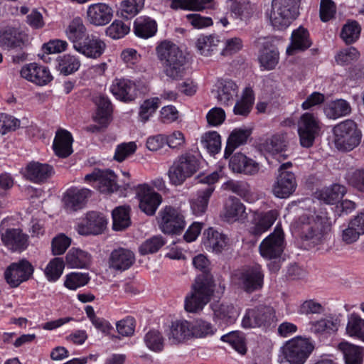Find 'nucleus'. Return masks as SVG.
<instances>
[{
    "instance_id": "1",
    "label": "nucleus",
    "mask_w": 364,
    "mask_h": 364,
    "mask_svg": "<svg viewBox=\"0 0 364 364\" xmlns=\"http://www.w3.org/2000/svg\"><path fill=\"white\" fill-rule=\"evenodd\" d=\"M296 228L303 240L313 245L323 243L331 231V222L326 213L301 215L296 222Z\"/></svg>"
},
{
    "instance_id": "2",
    "label": "nucleus",
    "mask_w": 364,
    "mask_h": 364,
    "mask_svg": "<svg viewBox=\"0 0 364 364\" xmlns=\"http://www.w3.org/2000/svg\"><path fill=\"white\" fill-rule=\"evenodd\" d=\"M156 51L167 77L179 80L184 75L186 57L177 45L164 41L156 47Z\"/></svg>"
},
{
    "instance_id": "3",
    "label": "nucleus",
    "mask_w": 364,
    "mask_h": 364,
    "mask_svg": "<svg viewBox=\"0 0 364 364\" xmlns=\"http://www.w3.org/2000/svg\"><path fill=\"white\" fill-rule=\"evenodd\" d=\"M213 281L211 276L203 274L198 276L192 286L191 291L185 299V309L191 313L201 311L213 293Z\"/></svg>"
},
{
    "instance_id": "4",
    "label": "nucleus",
    "mask_w": 364,
    "mask_h": 364,
    "mask_svg": "<svg viewBox=\"0 0 364 364\" xmlns=\"http://www.w3.org/2000/svg\"><path fill=\"white\" fill-rule=\"evenodd\" d=\"M301 0H272L269 20L274 29L289 27L299 14Z\"/></svg>"
},
{
    "instance_id": "5",
    "label": "nucleus",
    "mask_w": 364,
    "mask_h": 364,
    "mask_svg": "<svg viewBox=\"0 0 364 364\" xmlns=\"http://www.w3.org/2000/svg\"><path fill=\"white\" fill-rule=\"evenodd\" d=\"M336 147L343 151H350L357 147L361 141V132L356 123L351 119L344 120L336 124L333 129Z\"/></svg>"
},
{
    "instance_id": "6",
    "label": "nucleus",
    "mask_w": 364,
    "mask_h": 364,
    "mask_svg": "<svg viewBox=\"0 0 364 364\" xmlns=\"http://www.w3.org/2000/svg\"><path fill=\"white\" fill-rule=\"evenodd\" d=\"M200 166L199 160L191 153L179 156L169 168L168 175L171 184L180 186L195 174Z\"/></svg>"
},
{
    "instance_id": "7",
    "label": "nucleus",
    "mask_w": 364,
    "mask_h": 364,
    "mask_svg": "<svg viewBox=\"0 0 364 364\" xmlns=\"http://www.w3.org/2000/svg\"><path fill=\"white\" fill-rule=\"evenodd\" d=\"M313 350L310 340L301 336L289 340L282 348L284 359L290 364H304Z\"/></svg>"
},
{
    "instance_id": "8",
    "label": "nucleus",
    "mask_w": 364,
    "mask_h": 364,
    "mask_svg": "<svg viewBox=\"0 0 364 364\" xmlns=\"http://www.w3.org/2000/svg\"><path fill=\"white\" fill-rule=\"evenodd\" d=\"M297 125L301 145L306 148L312 146L321 128L318 118L312 113L306 112L300 117Z\"/></svg>"
},
{
    "instance_id": "9",
    "label": "nucleus",
    "mask_w": 364,
    "mask_h": 364,
    "mask_svg": "<svg viewBox=\"0 0 364 364\" xmlns=\"http://www.w3.org/2000/svg\"><path fill=\"white\" fill-rule=\"evenodd\" d=\"M284 248V235L280 225H277L274 230L262 240L259 245L260 255L271 259L280 257Z\"/></svg>"
},
{
    "instance_id": "10",
    "label": "nucleus",
    "mask_w": 364,
    "mask_h": 364,
    "mask_svg": "<svg viewBox=\"0 0 364 364\" xmlns=\"http://www.w3.org/2000/svg\"><path fill=\"white\" fill-rule=\"evenodd\" d=\"M160 228L166 234H179L185 228L184 216L181 213L171 206H166L160 211Z\"/></svg>"
},
{
    "instance_id": "11",
    "label": "nucleus",
    "mask_w": 364,
    "mask_h": 364,
    "mask_svg": "<svg viewBox=\"0 0 364 364\" xmlns=\"http://www.w3.org/2000/svg\"><path fill=\"white\" fill-rule=\"evenodd\" d=\"M238 284L247 292H253L262 288L264 274L259 264H255L235 274Z\"/></svg>"
},
{
    "instance_id": "12",
    "label": "nucleus",
    "mask_w": 364,
    "mask_h": 364,
    "mask_svg": "<svg viewBox=\"0 0 364 364\" xmlns=\"http://www.w3.org/2000/svg\"><path fill=\"white\" fill-rule=\"evenodd\" d=\"M33 273L32 264L26 259L11 263L4 272L6 282L11 287H17L27 281Z\"/></svg>"
},
{
    "instance_id": "13",
    "label": "nucleus",
    "mask_w": 364,
    "mask_h": 364,
    "mask_svg": "<svg viewBox=\"0 0 364 364\" xmlns=\"http://www.w3.org/2000/svg\"><path fill=\"white\" fill-rule=\"evenodd\" d=\"M140 210L148 215L155 214L162 202L161 196L146 184L139 185L136 188Z\"/></svg>"
},
{
    "instance_id": "14",
    "label": "nucleus",
    "mask_w": 364,
    "mask_h": 364,
    "mask_svg": "<svg viewBox=\"0 0 364 364\" xmlns=\"http://www.w3.org/2000/svg\"><path fill=\"white\" fill-rule=\"evenodd\" d=\"M86 182H93L94 187L101 193H113L118 189L117 176L111 170L95 169L85 176Z\"/></svg>"
},
{
    "instance_id": "15",
    "label": "nucleus",
    "mask_w": 364,
    "mask_h": 364,
    "mask_svg": "<svg viewBox=\"0 0 364 364\" xmlns=\"http://www.w3.org/2000/svg\"><path fill=\"white\" fill-rule=\"evenodd\" d=\"M20 73L23 78L38 86L48 84L53 78L47 67L36 63L23 65Z\"/></svg>"
},
{
    "instance_id": "16",
    "label": "nucleus",
    "mask_w": 364,
    "mask_h": 364,
    "mask_svg": "<svg viewBox=\"0 0 364 364\" xmlns=\"http://www.w3.org/2000/svg\"><path fill=\"white\" fill-rule=\"evenodd\" d=\"M109 91L117 100L124 102L134 100L138 94L136 82L127 78L114 79Z\"/></svg>"
},
{
    "instance_id": "17",
    "label": "nucleus",
    "mask_w": 364,
    "mask_h": 364,
    "mask_svg": "<svg viewBox=\"0 0 364 364\" xmlns=\"http://www.w3.org/2000/svg\"><path fill=\"white\" fill-rule=\"evenodd\" d=\"M296 186V177L294 173L281 171L273 185L272 192L277 198H287L295 191Z\"/></svg>"
},
{
    "instance_id": "18",
    "label": "nucleus",
    "mask_w": 364,
    "mask_h": 364,
    "mask_svg": "<svg viewBox=\"0 0 364 364\" xmlns=\"http://www.w3.org/2000/svg\"><path fill=\"white\" fill-rule=\"evenodd\" d=\"M73 48L87 58H97L103 54L106 44L95 35H87L81 43H77Z\"/></svg>"
},
{
    "instance_id": "19",
    "label": "nucleus",
    "mask_w": 364,
    "mask_h": 364,
    "mask_svg": "<svg viewBox=\"0 0 364 364\" xmlns=\"http://www.w3.org/2000/svg\"><path fill=\"white\" fill-rule=\"evenodd\" d=\"M90 195L91 191L88 188H71L68 189L63 199L65 208L68 212H75L83 208Z\"/></svg>"
},
{
    "instance_id": "20",
    "label": "nucleus",
    "mask_w": 364,
    "mask_h": 364,
    "mask_svg": "<svg viewBox=\"0 0 364 364\" xmlns=\"http://www.w3.org/2000/svg\"><path fill=\"white\" fill-rule=\"evenodd\" d=\"M1 237L4 245L11 251L22 252L28 246V235L19 228H8Z\"/></svg>"
},
{
    "instance_id": "21",
    "label": "nucleus",
    "mask_w": 364,
    "mask_h": 364,
    "mask_svg": "<svg viewBox=\"0 0 364 364\" xmlns=\"http://www.w3.org/2000/svg\"><path fill=\"white\" fill-rule=\"evenodd\" d=\"M168 343L171 345H179L193 338L191 323L186 320L173 322L166 333Z\"/></svg>"
},
{
    "instance_id": "22",
    "label": "nucleus",
    "mask_w": 364,
    "mask_h": 364,
    "mask_svg": "<svg viewBox=\"0 0 364 364\" xmlns=\"http://www.w3.org/2000/svg\"><path fill=\"white\" fill-rule=\"evenodd\" d=\"M112 16V9L104 3L92 4L88 6L87 10V21L97 26L107 24L111 21Z\"/></svg>"
},
{
    "instance_id": "23",
    "label": "nucleus",
    "mask_w": 364,
    "mask_h": 364,
    "mask_svg": "<svg viewBox=\"0 0 364 364\" xmlns=\"http://www.w3.org/2000/svg\"><path fill=\"white\" fill-rule=\"evenodd\" d=\"M107 219L103 214L90 212L87 214L85 221L79 225L78 232L81 235H98L103 232L107 227Z\"/></svg>"
},
{
    "instance_id": "24",
    "label": "nucleus",
    "mask_w": 364,
    "mask_h": 364,
    "mask_svg": "<svg viewBox=\"0 0 364 364\" xmlns=\"http://www.w3.org/2000/svg\"><path fill=\"white\" fill-rule=\"evenodd\" d=\"M257 45L262 43L263 48L259 51V62L264 69L270 70L275 68L279 63V53L277 48L265 38L256 41Z\"/></svg>"
},
{
    "instance_id": "25",
    "label": "nucleus",
    "mask_w": 364,
    "mask_h": 364,
    "mask_svg": "<svg viewBox=\"0 0 364 364\" xmlns=\"http://www.w3.org/2000/svg\"><path fill=\"white\" fill-rule=\"evenodd\" d=\"M312 41L309 31L301 26L292 31L290 44L287 48V53L293 55L297 52L304 51L311 47Z\"/></svg>"
},
{
    "instance_id": "26",
    "label": "nucleus",
    "mask_w": 364,
    "mask_h": 364,
    "mask_svg": "<svg viewBox=\"0 0 364 364\" xmlns=\"http://www.w3.org/2000/svg\"><path fill=\"white\" fill-rule=\"evenodd\" d=\"M134 262V254L129 250L120 247L111 252L109 267L116 271L123 272L129 269Z\"/></svg>"
},
{
    "instance_id": "27",
    "label": "nucleus",
    "mask_w": 364,
    "mask_h": 364,
    "mask_svg": "<svg viewBox=\"0 0 364 364\" xmlns=\"http://www.w3.org/2000/svg\"><path fill=\"white\" fill-rule=\"evenodd\" d=\"M229 167L235 173L247 175H254L259 169V164L257 162L240 152L235 154L230 158Z\"/></svg>"
},
{
    "instance_id": "28",
    "label": "nucleus",
    "mask_w": 364,
    "mask_h": 364,
    "mask_svg": "<svg viewBox=\"0 0 364 364\" xmlns=\"http://www.w3.org/2000/svg\"><path fill=\"white\" fill-rule=\"evenodd\" d=\"M216 92L215 97L223 105H228L230 102L234 101L237 96L238 86L230 79H220L215 85Z\"/></svg>"
},
{
    "instance_id": "29",
    "label": "nucleus",
    "mask_w": 364,
    "mask_h": 364,
    "mask_svg": "<svg viewBox=\"0 0 364 364\" xmlns=\"http://www.w3.org/2000/svg\"><path fill=\"white\" fill-rule=\"evenodd\" d=\"M53 173V169L50 165L33 161L26 166L23 175L26 179L40 183L47 181Z\"/></svg>"
},
{
    "instance_id": "30",
    "label": "nucleus",
    "mask_w": 364,
    "mask_h": 364,
    "mask_svg": "<svg viewBox=\"0 0 364 364\" xmlns=\"http://www.w3.org/2000/svg\"><path fill=\"white\" fill-rule=\"evenodd\" d=\"M224 217L229 223L244 221L247 217L245 206L238 198L230 197L225 206Z\"/></svg>"
},
{
    "instance_id": "31",
    "label": "nucleus",
    "mask_w": 364,
    "mask_h": 364,
    "mask_svg": "<svg viewBox=\"0 0 364 364\" xmlns=\"http://www.w3.org/2000/svg\"><path fill=\"white\" fill-rule=\"evenodd\" d=\"M23 44L18 30L12 26H5L0 30V46L11 50L21 48Z\"/></svg>"
},
{
    "instance_id": "32",
    "label": "nucleus",
    "mask_w": 364,
    "mask_h": 364,
    "mask_svg": "<svg viewBox=\"0 0 364 364\" xmlns=\"http://www.w3.org/2000/svg\"><path fill=\"white\" fill-rule=\"evenodd\" d=\"M73 137L71 134L64 129L56 132L53 147L55 154L60 157L65 158L71 154Z\"/></svg>"
},
{
    "instance_id": "33",
    "label": "nucleus",
    "mask_w": 364,
    "mask_h": 364,
    "mask_svg": "<svg viewBox=\"0 0 364 364\" xmlns=\"http://www.w3.org/2000/svg\"><path fill=\"white\" fill-rule=\"evenodd\" d=\"M250 135L251 130L250 129L237 128L233 129L227 141L224 154L225 158L230 157L236 148L246 144Z\"/></svg>"
},
{
    "instance_id": "34",
    "label": "nucleus",
    "mask_w": 364,
    "mask_h": 364,
    "mask_svg": "<svg viewBox=\"0 0 364 364\" xmlns=\"http://www.w3.org/2000/svg\"><path fill=\"white\" fill-rule=\"evenodd\" d=\"M66 264L71 268H87L92 262V256L86 251L71 248L66 255Z\"/></svg>"
},
{
    "instance_id": "35",
    "label": "nucleus",
    "mask_w": 364,
    "mask_h": 364,
    "mask_svg": "<svg viewBox=\"0 0 364 364\" xmlns=\"http://www.w3.org/2000/svg\"><path fill=\"white\" fill-rule=\"evenodd\" d=\"M95 102L97 109L94 119L102 127H106L109 122L112 111L111 102L107 97L99 95L95 98Z\"/></svg>"
},
{
    "instance_id": "36",
    "label": "nucleus",
    "mask_w": 364,
    "mask_h": 364,
    "mask_svg": "<svg viewBox=\"0 0 364 364\" xmlns=\"http://www.w3.org/2000/svg\"><path fill=\"white\" fill-rule=\"evenodd\" d=\"M277 212L270 210L259 215L255 219L253 225L250 229V232L255 236H259L266 232L277 219Z\"/></svg>"
},
{
    "instance_id": "37",
    "label": "nucleus",
    "mask_w": 364,
    "mask_h": 364,
    "mask_svg": "<svg viewBox=\"0 0 364 364\" xmlns=\"http://www.w3.org/2000/svg\"><path fill=\"white\" fill-rule=\"evenodd\" d=\"M214 189V186H210L197 192L196 198L191 200V208L194 215H201L206 211L209 199Z\"/></svg>"
},
{
    "instance_id": "38",
    "label": "nucleus",
    "mask_w": 364,
    "mask_h": 364,
    "mask_svg": "<svg viewBox=\"0 0 364 364\" xmlns=\"http://www.w3.org/2000/svg\"><path fill=\"white\" fill-rule=\"evenodd\" d=\"M134 33L142 38L153 36L157 31V25L154 20L149 17L140 16L134 21Z\"/></svg>"
},
{
    "instance_id": "39",
    "label": "nucleus",
    "mask_w": 364,
    "mask_h": 364,
    "mask_svg": "<svg viewBox=\"0 0 364 364\" xmlns=\"http://www.w3.org/2000/svg\"><path fill=\"white\" fill-rule=\"evenodd\" d=\"M212 309L215 318L225 323H233L238 316V311L232 304H215Z\"/></svg>"
},
{
    "instance_id": "40",
    "label": "nucleus",
    "mask_w": 364,
    "mask_h": 364,
    "mask_svg": "<svg viewBox=\"0 0 364 364\" xmlns=\"http://www.w3.org/2000/svg\"><path fill=\"white\" fill-rule=\"evenodd\" d=\"M346 193V188L340 184H333L316 193V197L326 204H333Z\"/></svg>"
},
{
    "instance_id": "41",
    "label": "nucleus",
    "mask_w": 364,
    "mask_h": 364,
    "mask_svg": "<svg viewBox=\"0 0 364 364\" xmlns=\"http://www.w3.org/2000/svg\"><path fill=\"white\" fill-rule=\"evenodd\" d=\"M68 38L73 43V46L81 42L87 36V29L82 18L77 17L73 18L65 30Z\"/></svg>"
},
{
    "instance_id": "42",
    "label": "nucleus",
    "mask_w": 364,
    "mask_h": 364,
    "mask_svg": "<svg viewBox=\"0 0 364 364\" xmlns=\"http://www.w3.org/2000/svg\"><path fill=\"white\" fill-rule=\"evenodd\" d=\"M338 349L343 353L346 364H362L363 360V349L348 342H342Z\"/></svg>"
},
{
    "instance_id": "43",
    "label": "nucleus",
    "mask_w": 364,
    "mask_h": 364,
    "mask_svg": "<svg viewBox=\"0 0 364 364\" xmlns=\"http://www.w3.org/2000/svg\"><path fill=\"white\" fill-rule=\"evenodd\" d=\"M324 112L328 118L335 119L350 114L351 107L346 100H336L325 107Z\"/></svg>"
},
{
    "instance_id": "44",
    "label": "nucleus",
    "mask_w": 364,
    "mask_h": 364,
    "mask_svg": "<svg viewBox=\"0 0 364 364\" xmlns=\"http://www.w3.org/2000/svg\"><path fill=\"white\" fill-rule=\"evenodd\" d=\"M255 102V95L250 87H247L242 92V97L234 107V113L237 115L247 116Z\"/></svg>"
},
{
    "instance_id": "45",
    "label": "nucleus",
    "mask_w": 364,
    "mask_h": 364,
    "mask_svg": "<svg viewBox=\"0 0 364 364\" xmlns=\"http://www.w3.org/2000/svg\"><path fill=\"white\" fill-rule=\"evenodd\" d=\"M262 146L263 149L272 155L281 154L287 149V136L284 134H274L267 139Z\"/></svg>"
},
{
    "instance_id": "46",
    "label": "nucleus",
    "mask_w": 364,
    "mask_h": 364,
    "mask_svg": "<svg viewBox=\"0 0 364 364\" xmlns=\"http://www.w3.org/2000/svg\"><path fill=\"white\" fill-rule=\"evenodd\" d=\"M205 234L207 235V240L205 245L207 247L211 249L213 252L216 253L221 252L226 247L228 237L225 235L213 228H209Z\"/></svg>"
},
{
    "instance_id": "47",
    "label": "nucleus",
    "mask_w": 364,
    "mask_h": 364,
    "mask_svg": "<svg viewBox=\"0 0 364 364\" xmlns=\"http://www.w3.org/2000/svg\"><path fill=\"white\" fill-rule=\"evenodd\" d=\"M361 27L355 20H348L343 26L340 36L348 44H352L360 37Z\"/></svg>"
},
{
    "instance_id": "48",
    "label": "nucleus",
    "mask_w": 364,
    "mask_h": 364,
    "mask_svg": "<svg viewBox=\"0 0 364 364\" xmlns=\"http://www.w3.org/2000/svg\"><path fill=\"white\" fill-rule=\"evenodd\" d=\"M57 61L58 70L60 73H63L65 75H70L76 72L80 66V60L77 57L70 54L58 57Z\"/></svg>"
},
{
    "instance_id": "49",
    "label": "nucleus",
    "mask_w": 364,
    "mask_h": 364,
    "mask_svg": "<svg viewBox=\"0 0 364 364\" xmlns=\"http://www.w3.org/2000/svg\"><path fill=\"white\" fill-rule=\"evenodd\" d=\"M346 333L351 336L364 340V320L355 313L348 318Z\"/></svg>"
},
{
    "instance_id": "50",
    "label": "nucleus",
    "mask_w": 364,
    "mask_h": 364,
    "mask_svg": "<svg viewBox=\"0 0 364 364\" xmlns=\"http://www.w3.org/2000/svg\"><path fill=\"white\" fill-rule=\"evenodd\" d=\"M213 0H172L171 7L173 9L203 11L209 7Z\"/></svg>"
},
{
    "instance_id": "51",
    "label": "nucleus",
    "mask_w": 364,
    "mask_h": 364,
    "mask_svg": "<svg viewBox=\"0 0 364 364\" xmlns=\"http://www.w3.org/2000/svg\"><path fill=\"white\" fill-rule=\"evenodd\" d=\"M144 0H125L121 3L120 16L125 19L134 17L144 7Z\"/></svg>"
},
{
    "instance_id": "52",
    "label": "nucleus",
    "mask_w": 364,
    "mask_h": 364,
    "mask_svg": "<svg viewBox=\"0 0 364 364\" xmlns=\"http://www.w3.org/2000/svg\"><path fill=\"white\" fill-rule=\"evenodd\" d=\"M225 189L236 193L246 201L252 200L250 185L245 181H228L225 184Z\"/></svg>"
},
{
    "instance_id": "53",
    "label": "nucleus",
    "mask_w": 364,
    "mask_h": 364,
    "mask_svg": "<svg viewBox=\"0 0 364 364\" xmlns=\"http://www.w3.org/2000/svg\"><path fill=\"white\" fill-rule=\"evenodd\" d=\"M113 229L122 230L127 228L130 224L129 208L125 207L116 208L112 211Z\"/></svg>"
},
{
    "instance_id": "54",
    "label": "nucleus",
    "mask_w": 364,
    "mask_h": 364,
    "mask_svg": "<svg viewBox=\"0 0 364 364\" xmlns=\"http://www.w3.org/2000/svg\"><path fill=\"white\" fill-rule=\"evenodd\" d=\"M220 42L218 37L215 36H201L197 40L196 48L201 55L208 56Z\"/></svg>"
},
{
    "instance_id": "55",
    "label": "nucleus",
    "mask_w": 364,
    "mask_h": 364,
    "mask_svg": "<svg viewBox=\"0 0 364 364\" xmlns=\"http://www.w3.org/2000/svg\"><path fill=\"white\" fill-rule=\"evenodd\" d=\"M221 340L228 343L236 351L240 354H245L247 348L245 343V338L242 333L232 331L223 335Z\"/></svg>"
},
{
    "instance_id": "56",
    "label": "nucleus",
    "mask_w": 364,
    "mask_h": 364,
    "mask_svg": "<svg viewBox=\"0 0 364 364\" xmlns=\"http://www.w3.org/2000/svg\"><path fill=\"white\" fill-rule=\"evenodd\" d=\"M64 267L63 259L55 257L51 259L45 269V274L47 279L50 282L58 280L63 274Z\"/></svg>"
},
{
    "instance_id": "57",
    "label": "nucleus",
    "mask_w": 364,
    "mask_h": 364,
    "mask_svg": "<svg viewBox=\"0 0 364 364\" xmlns=\"http://www.w3.org/2000/svg\"><path fill=\"white\" fill-rule=\"evenodd\" d=\"M257 312L264 314L259 316L261 326H259V328L267 330L275 326L277 318L275 311L272 307L261 306L257 307Z\"/></svg>"
},
{
    "instance_id": "58",
    "label": "nucleus",
    "mask_w": 364,
    "mask_h": 364,
    "mask_svg": "<svg viewBox=\"0 0 364 364\" xmlns=\"http://www.w3.org/2000/svg\"><path fill=\"white\" fill-rule=\"evenodd\" d=\"M201 143L213 154L218 153L220 149V136L216 132L205 133L202 136Z\"/></svg>"
},
{
    "instance_id": "59",
    "label": "nucleus",
    "mask_w": 364,
    "mask_h": 364,
    "mask_svg": "<svg viewBox=\"0 0 364 364\" xmlns=\"http://www.w3.org/2000/svg\"><path fill=\"white\" fill-rule=\"evenodd\" d=\"M90 281V277L87 273L72 272L67 275L65 286L72 290L86 285Z\"/></svg>"
},
{
    "instance_id": "60",
    "label": "nucleus",
    "mask_w": 364,
    "mask_h": 364,
    "mask_svg": "<svg viewBox=\"0 0 364 364\" xmlns=\"http://www.w3.org/2000/svg\"><path fill=\"white\" fill-rule=\"evenodd\" d=\"M191 332L193 333V338H203L213 335L215 332V328L213 325L208 321L196 320L193 323H191Z\"/></svg>"
},
{
    "instance_id": "61",
    "label": "nucleus",
    "mask_w": 364,
    "mask_h": 364,
    "mask_svg": "<svg viewBox=\"0 0 364 364\" xmlns=\"http://www.w3.org/2000/svg\"><path fill=\"white\" fill-rule=\"evenodd\" d=\"M160 104L159 97H153L145 100L140 107L139 117L143 122H146L156 111Z\"/></svg>"
},
{
    "instance_id": "62",
    "label": "nucleus",
    "mask_w": 364,
    "mask_h": 364,
    "mask_svg": "<svg viewBox=\"0 0 364 364\" xmlns=\"http://www.w3.org/2000/svg\"><path fill=\"white\" fill-rule=\"evenodd\" d=\"M165 241L161 236H154L144 241L139 247L141 255L152 254L156 252L164 246Z\"/></svg>"
},
{
    "instance_id": "63",
    "label": "nucleus",
    "mask_w": 364,
    "mask_h": 364,
    "mask_svg": "<svg viewBox=\"0 0 364 364\" xmlns=\"http://www.w3.org/2000/svg\"><path fill=\"white\" fill-rule=\"evenodd\" d=\"M338 324L333 318H321L312 324L311 331L315 333H331L336 331Z\"/></svg>"
},
{
    "instance_id": "64",
    "label": "nucleus",
    "mask_w": 364,
    "mask_h": 364,
    "mask_svg": "<svg viewBox=\"0 0 364 364\" xmlns=\"http://www.w3.org/2000/svg\"><path fill=\"white\" fill-rule=\"evenodd\" d=\"M130 31L129 26L119 20H115L106 29V33L113 39H119L126 36Z\"/></svg>"
}]
</instances>
